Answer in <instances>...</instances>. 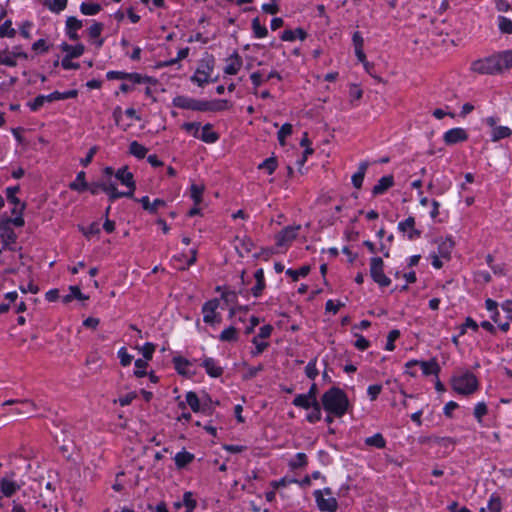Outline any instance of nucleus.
I'll list each match as a JSON object with an SVG mask.
<instances>
[{
	"label": "nucleus",
	"instance_id": "f257e3e1",
	"mask_svg": "<svg viewBox=\"0 0 512 512\" xmlns=\"http://www.w3.org/2000/svg\"><path fill=\"white\" fill-rule=\"evenodd\" d=\"M321 402L324 410L336 417H342L349 406L347 395L338 387H331L327 390L322 395Z\"/></svg>",
	"mask_w": 512,
	"mask_h": 512
},
{
	"label": "nucleus",
	"instance_id": "f03ea898",
	"mask_svg": "<svg viewBox=\"0 0 512 512\" xmlns=\"http://www.w3.org/2000/svg\"><path fill=\"white\" fill-rule=\"evenodd\" d=\"M452 387L458 394L470 395L477 390L478 381L473 373L466 371L452 377Z\"/></svg>",
	"mask_w": 512,
	"mask_h": 512
},
{
	"label": "nucleus",
	"instance_id": "7ed1b4c3",
	"mask_svg": "<svg viewBox=\"0 0 512 512\" xmlns=\"http://www.w3.org/2000/svg\"><path fill=\"white\" fill-rule=\"evenodd\" d=\"M214 69V58L209 56L202 59L197 67L195 73L191 77V81L198 86L203 87L211 81L210 77Z\"/></svg>",
	"mask_w": 512,
	"mask_h": 512
},
{
	"label": "nucleus",
	"instance_id": "20e7f679",
	"mask_svg": "<svg viewBox=\"0 0 512 512\" xmlns=\"http://www.w3.org/2000/svg\"><path fill=\"white\" fill-rule=\"evenodd\" d=\"M78 95L77 90H69L66 92L54 91L49 95H39L33 101L28 103V106L32 111H37L46 102H53L58 100H65L70 98H76Z\"/></svg>",
	"mask_w": 512,
	"mask_h": 512
},
{
	"label": "nucleus",
	"instance_id": "39448f33",
	"mask_svg": "<svg viewBox=\"0 0 512 512\" xmlns=\"http://www.w3.org/2000/svg\"><path fill=\"white\" fill-rule=\"evenodd\" d=\"M314 497L320 511L335 512L337 510L338 503L336 498L332 496L330 488L314 491Z\"/></svg>",
	"mask_w": 512,
	"mask_h": 512
},
{
	"label": "nucleus",
	"instance_id": "423d86ee",
	"mask_svg": "<svg viewBox=\"0 0 512 512\" xmlns=\"http://www.w3.org/2000/svg\"><path fill=\"white\" fill-rule=\"evenodd\" d=\"M384 262L380 257H373L370 262V275L372 279L379 284L381 287H387L390 285L391 280L385 275Z\"/></svg>",
	"mask_w": 512,
	"mask_h": 512
},
{
	"label": "nucleus",
	"instance_id": "0eeeda50",
	"mask_svg": "<svg viewBox=\"0 0 512 512\" xmlns=\"http://www.w3.org/2000/svg\"><path fill=\"white\" fill-rule=\"evenodd\" d=\"M173 105L180 109L205 112L206 101L178 95L173 99Z\"/></svg>",
	"mask_w": 512,
	"mask_h": 512
},
{
	"label": "nucleus",
	"instance_id": "6e6552de",
	"mask_svg": "<svg viewBox=\"0 0 512 512\" xmlns=\"http://www.w3.org/2000/svg\"><path fill=\"white\" fill-rule=\"evenodd\" d=\"M6 405H17L11 410L16 416H30L36 410V404L31 400H7L3 403V406Z\"/></svg>",
	"mask_w": 512,
	"mask_h": 512
},
{
	"label": "nucleus",
	"instance_id": "1a4fd4ad",
	"mask_svg": "<svg viewBox=\"0 0 512 512\" xmlns=\"http://www.w3.org/2000/svg\"><path fill=\"white\" fill-rule=\"evenodd\" d=\"M219 307V300L212 299L204 303L202 307L203 321L207 324L220 323L221 317L216 312Z\"/></svg>",
	"mask_w": 512,
	"mask_h": 512
},
{
	"label": "nucleus",
	"instance_id": "9d476101",
	"mask_svg": "<svg viewBox=\"0 0 512 512\" xmlns=\"http://www.w3.org/2000/svg\"><path fill=\"white\" fill-rule=\"evenodd\" d=\"M471 70L479 74H495L498 73L495 66V59L492 56L479 59L471 64Z\"/></svg>",
	"mask_w": 512,
	"mask_h": 512
},
{
	"label": "nucleus",
	"instance_id": "9b49d317",
	"mask_svg": "<svg viewBox=\"0 0 512 512\" xmlns=\"http://www.w3.org/2000/svg\"><path fill=\"white\" fill-rule=\"evenodd\" d=\"M406 368L411 369L414 366H420L424 375H438L440 372V367L435 359H431L429 361H418L411 360L406 363Z\"/></svg>",
	"mask_w": 512,
	"mask_h": 512
},
{
	"label": "nucleus",
	"instance_id": "f8f14e48",
	"mask_svg": "<svg viewBox=\"0 0 512 512\" xmlns=\"http://www.w3.org/2000/svg\"><path fill=\"white\" fill-rule=\"evenodd\" d=\"M300 228V225L285 227L276 235V244L278 246L290 244L297 237V232Z\"/></svg>",
	"mask_w": 512,
	"mask_h": 512
},
{
	"label": "nucleus",
	"instance_id": "ddd939ff",
	"mask_svg": "<svg viewBox=\"0 0 512 512\" xmlns=\"http://www.w3.org/2000/svg\"><path fill=\"white\" fill-rule=\"evenodd\" d=\"M468 139V134L463 128H453L444 133L443 140L447 145H454Z\"/></svg>",
	"mask_w": 512,
	"mask_h": 512
},
{
	"label": "nucleus",
	"instance_id": "4468645a",
	"mask_svg": "<svg viewBox=\"0 0 512 512\" xmlns=\"http://www.w3.org/2000/svg\"><path fill=\"white\" fill-rule=\"evenodd\" d=\"M398 229L403 233H407L409 240H415L421 237V231L415 228V218L412 216L399 222Z\"/></svg>",
	"mask_w": 512,
	"mask_h": 512
},
{
	"label": "nucleus",
	"instance_id": "2eb2a0df",
	"mask_svg": "<svg viewBox=\"0 0 512 512\" xmlns=\"http://www.w3.org/2000/svg\"><path fill=\"white\" fill-rule=\"evenodd\" d=\"M19 190H20V187L18 185L13 186V187H8L6 189L7 200L14 205V208L12 209V214H16V213L22 214L26 207V204L24 202H21L20 199L17 198V196H16V194L19 192Z\"/></svg>",
	"mask_w": 512,
	"mask_h": 512
},
{
	"label": "nucleus",
	"instance_id": "dca6fc26",
	"mask_svg": "<svg viewBox=\"0 0 512 512\" xmlns=\"http://www.w3.org/2000/svg\"><path fill=\"white\" fill-rule=\"evenodd\" d=\"M497 72L512 68V50H506L493 55Z\"/></svg>",
	"mask_w": 512,
	"mask_h": 512
},
{
	"label": "nucleus",
	"instance_id": "f3484780",
	"mask_svg": "<svg viewBox=\"0 0 512 512\" xmlns=\"http://www.w3.org/2000/svg\"><path fill=\"white\" fill-rule=\"evenodd\" d=\"M201 366L205 369L206 373L212 378L221 377L224 372L223 367H221L218 364V362L211 357H205L202 360Z\"/></svg>",
	"mask_w": 512,
	"mask_h": 512
},
{
	"label": "nucleus",
	"instance_id": "a211bd4d",
	"mask_svg": "<svg viewBox=\"0 0 512 512\" xmlns=\"http://www.w3.org/2000/svg\"><path fill=\"white\" fill-rule=\"evenodd\" d=\"M115 177L118 181L125 185L129 191L134 193L136 184L133 178V174L128 170L126 166L119 168L115 173Z\"/></svg>",
	"mask_w": 512,
	"mask_h": 512
},
{
	"label": "nucleus",
	"instance_id": "6ab92c4d",
	"mask_svg": "<svg viewBox=\"0 0 512 512\" xmlns=\"http://www.w3.org/2000/svg\"><path fill=\"white\" fill-rule=\"evenodd\" d=\"M134 200L141 203L143 209L152 214H155L159 208L166 206V202L159 198L155 199L152 203L148 196H143L140 199L134 198Z\"/></svg>",
	"mask_w": 512,
	"mask_h": 512
},
{
	"label": "nucleus",
	"instance_id": "aec40b11",
	"mask_svg": "<svg viewBox=\"0 0 512 512\" xmlns=\"http://www.w3.org/2000/svg\"><path fill=\"white\" fill-rule=\"evenodd\" d=\"M393 185L394 177L392 175L383 176L378 180L377 184L373 187L372 193L373 195H381L385 193Z\"/></svg>",
	"mask_w": 512,
	"mask_h": 512
},
{
	"label": "nucleus",
	"instance_id": "412c9836",
	"mask_svg": "<svg viewBox=\"0 0 512 512\" xmlns=\"http://www.w3.org/2000/svg\"><path fill=\"white\" fill-rule=\"evenodd\" d=\"M229 63L224 69V72L229 75H235L241 69L242 59L237 52H234L229 58Z\"/></svg>",
	"mask_w": 512,
	"mask_h": 512
},
{
	"label": "nucleus",
	"instance_id": "4be33fe9",
	"mask_svg": "<svg viewBox=\"0 0 512 512\" xmlns=\"http://www.w3.org/2000/svg\"><path fill=\"white\" fill-rule=\"evenodd\" d=\"M19 489L20 486L14 481L8 480L6 478H2L0 480V491L5 497H11Z\"/></svg>",
	"mask_w": 512,
	"mask_h": 512
},
{
	"label": "nucleus",
	"instance_id": "5701e85b",
	"mask_svg": "<svg viewBox=\"0 0 512 512\" xmlns=\"http://www.w3.org/2000/svg\"><path fill=\"white\" fill-rule=\"evenodd\" d=\"M205 143H215L219 139V135L212 131V125L206 124L202 128L201 134L198 133V137Z\"/></svg>",
	"mask_w": 512,
	"mask_h": 512
},
{
	"label": "nucleus",
	"instance_id": "b1692460",
	"mask_svg": "<svg viewBox=\"0 0 512 512\" xmlns=\"http://www.w3.org/2000/svg\"><path fill=\"white\" fill-rule=\"evenodd\" d=\"M174 460L176 467L178 469H182L194 460V455L186 450H183L175 455Z\"/></svg>",
	"mask_w": 512,
	"mask_h": 512
},
{
	"label": "nucleus",
	"instance_id": "393cba45",
	"mask_svg": "<svg viewBox=\"0 0 512 512\" xmlns=\"http://www.w3.org/2000/svg\"><path fill=\"white\" fill-rule=\"evenodd\" d=\"M368 162L364 161L359 164L358 171L352 176V183L356 189H360L363 184Z\"/></svg>",
	"mask_w": 512,
	"mask_h": 512
},
{
	"label": "nucleus",
	"instance_id": "a878e982",
	"mask_svg": "<svg viewBox=\"0 0 512 512\" xmlns=\"http://www.w3.org/2000/svg\"><path fill=\"white\" fill-rule=\"evenodd\" d=\"M61 49L67 53L65 57L77 58L84 53L85 47L83 44H77L75 46H72L67 43H63L61 45Z\"/></svg>",
	"mask_w": 512,
	"mask_h": 512
},
{
	"label": "nucleus",
	"instance_id": "bb28decb",
	"mask_svg": "<svg viewBox=\"0 0 512 512\" xmlns=\"http://www.w3.org/2000/svg\"><path fill=\"white\" fill-rule=\"evenodd\" d=\"M306 37L307 33L302 28H297L295 30H285L281 35V39L283 41H294L296 38L305 40Z\"/></svg>",
	"mask_w": 512,
	"mask_h": 512
},
{
	"label": "nucleus",
	"instance_id": "cd10ccee",
	"mask_svg": "<svg viewBox=\"0 0 512 512\" xmlns=\"http://www.w3.org/2000/svg\"><path fill=\"white\" fill-rule=\"evenodd\" d=\"M292 403L296 407H300V408H303V409L307 410V409L313 407L315 405V403H318V401L317 400H312L306 394H298L294 398Z\"/></svg>",
	"mask_w": 512,
	"mask_h": 512
},
{
	"label": "nucleus",
	"instance_id": "c85d7f7f",
	"mask_svg": "<svg viewBox=\"0 0 512 512\" xmlns=\"http://www.w3.org/2000/svg\"><path fill=\"white\" fill-rule=\"evenodd\" d=\"M85 176H86L85 172L80 171L77 174L76 179L69 184V188L71 190L78 191V192L86 190L88 188V184L85 180Z\"/></svg>",
	"mask_w": 512,
	"mask_h": 512
},
{
	"label": "nucleus",
	"instance_id": "c756f323",
	"mask_svg": "<svg viewBox=\"0 0 512 512\" xmlns=\"http://www.w3.org/2000/svg\"><path fill=\"white\" fill-rule=\"evenodd\" d=\"M186 402L193 412H199L200 410L205 411V404H203L201 407L200 400L197 394L193 391H190L186 394Z\"/></svg>",
	"mask_w": 512,
	"mask_h": 512
},
{
	"label": "nucleus",
	"instance_id": "7c9ffc66",
	"mask_svg": "<svg viewBox=\"0 0 512 512\" xmlns=\"http://www.w3.org/2000/svg\"><path fill=\"white\" fill-rule=\"evenodd\" d=\"M0 237L5 247L14 244L17 238L16 233L10 227L2 228L0 232Z\"/></svg>",
	"mask_w": 512,
	"mask_h": 512
},
{
	"label": "nucleus",
	"instance_id": "2f4dec72",
	"mask_svg": "<svg viewBox=\"0 0 512 512\" xmlns=\"http://www.w3.org/2000/svg\"><path fill=\"white\" fill-rule=\"evenodd\" d=\"M69 290H70V294L68 295H65L63 298H62V301L64 303H69L71 302L74 298L75 299H78L80 301H85L88 299V296L84 295L81 291H80V288L78 286H70L69 287Z\"/></svg>",
	"mask_w": 512,
	"mask_h": 512
},
{
	"label": "nucleus",
	"instance_id": "473e14b6",
	"mask_svg": "<svg viewBox=\"0 0 512 512\" xmlns=\"http://www.w3.org/2000/svg\"><path fill=\"white\" fill-rule=\"evenodd\" d=\"M148 149L137 141H133L129 145V153L138 159H143Z\"/></svg>",
	"mask_w": 512,
	"mask_h": 512
},
{
	"label": "nucleus",
	"instance_id": "72a5a7b5",
	"mask_svg": "<svg viewBox=\"0 0 512 512\" xmlns=\"http://www.w3.org/2000/svg\"><path fill=\"white\" fill-rule=\"evenodd\" d=\"M512 134V130L506 126L494 127L492 132V141L496 142L500 139L507 138Z\"/></svg>",
	"mask_w": 512,
	"mask_h": 512
},
{
	"label": "nucleus",
	"instance_id": "f704fd0d",
	"mask_svg": "<svg viewBox=\"0 0 512 512\" xmlns=\"http://www.w3.org/2000/svg\"><path fill=\"white\" fill-rule=\"evenodd\" d=\"M205 112L206 111H222L228 108V101L219 99V100H213V101H206L205 106Z\"/></svg>",
	"mask_w": 512,
	"mask_h": 512
},
{
	"label": "nucleus",
	"instance_id": "c9c22d12",
	"mask_svg": "<svg viewBox=\"0 0 512 512\" xmlns=\"http://www.w3.org/2000/svg\"><path fill=\"white\" fill-rule=\"evenodd\" d=\"M219 339L223 342H233V341H236L238 339V332H237V329L233 326H230L226 329H224L220 336H219Z\"/></svg>",
	"mask_w": 512,
	"mask_h": 512
},
{
	"label": "nucleus",
	"instance_id": "e433bc0d",
	"mask_svg": "<svg viewBox=\"0 0 512 512\" xmlns=\"http://www.w3.org/2000/svg\"><path fill=\"white\" fill-rule=\"evenodd\" d=\"M80 10L84 15H96L101 11V5L98 3L82 2Z\"/></svg>",
	"mask_w": 512,
	"mask_h": 512
},
{
	"label": "nucleus",
	"instance_id": "4c0bfd02",
	"mask_svg": "<svg viewBox=\"0 0 512 512\" xmlns=\"http://www.w3.org/2000/svg\"><path fill=\"white\" fill-rule=\"evenodd\" d=\"M252 30H253L255 37H257V38H264L268 33L267 28L260 23V20L258 17H255L252 20Z\"/></svg>",
	"mask_w": 512,
	"mask_h": 512
},
{
	"label": "nucleus",
	"instance_id": "58836bf2",
	"mask_svg": "<svg viewBox=\"0 0 512 512\" xmlns=\"http://www.w3.org/2000/svg\"><path fill=\"white\" fill-rule=\"evenodd\" d=\"M365 444L368 446H374L376 448H384L386 445V441L382 434L376 433L375 435L366 438Z\"/></svg>",
	"mask_w": 512,
	"mask_h": 512
},
{
	"label": "nucleus",
	"instance_id": "ea45409f",
	"mask_svg": "<svg viewBox=\"0 0 512 512\" xmlns=\"http://www.w3.org/2000/svg\"><path fill=\"white\" fill-rule=\"evenodd\" d=\"M190 191H191V198L193 199L194 204L196 206H198L202 201V194L204 192V186L192 184L190 187Z\"/></svg>",
	"mask_w": 512,
	"mask_h": 512
},
{
	"label": "nucleus",
	"instance_id": "a19ab883",
	"mask_svg": "<svg viewBox=\"0 0 512 512\" xmlns=\"http://www.w3.org/2000/svg\"><path fill=\"white\" fill-rule=\"evenodd\" d=\"M173 362L175 365V369L177 370V372L179 374H182V375L188 374V371L186 368L190 365V362L187 359H185L183 357H175L173 359Z\"/></svg>",
	"mask_w": 512,
	"mask_h": 512
},
{
	"label": "nucleus",
	"instance_id": "79ce46f5",
	"mask_svg": "<svg viewBox=\"0 0 512 512\" xmlns=\"http://www.w3.org/2000/svg\"><path fill=\"white\" fill-rule=\"evenodd\" d=\"M277 168V160L274 157L265 159L258 165V169L266 170L268 174H272Z\"/></svg>",
	"mask_w": 512,
	"mask_h": 512
},
{
	"label": "nucleus",
	"instance_id": "37998d69",
	"mask_svg": "<svg viewBox=\"0 0 512 512\" xmlns=\"http://www.w3.org/2000/svg\"><path fill=\"white\" fill-rule=\"evenodd\" d=\"M16 34V31L14 28H12V22L11 20H6L1 26H0V38L8 37L12 38Z\"/></svg>",
	"mask_w": 512,
	"mask_h": 512
},
{
	"label": "nucleus",
	"instance_id": "c03bdc74",
	"mask_svg": "<svg viewBox=\"0 0 512 512\" xmlns=\"http://www.w3.org/2000/svg\"><path fill=\"white\" fill-rule=\"evenodd\" d=\"M310 267L309 266H302L300 269L293 270L288 269L286 270V274L292 278L293 281H297L299 277H305L309 274Z\"/></svg>",
	"mask_w": 512,
	"mask_h": 512
},
{
	"label": "nucleus",
	"instance_id": "a18cd8bd",
	"mask_svg": "<svg viewBox=\"0 0 512 512\" xmlns=\"http://www.w3.org/2000/svg\"><path fill=\"white\" fill-rule=\"evenodd\" d=\"M498 27L503 34H512V20L504 17H498Z\"/></svg>",
	"mask_w": 512,
	"mask_h": 512
},
{
	"label": "nucleus",
	"instance_id": "49530a36",
	"mask_svg": "<svg viewBox=\"0 0 512 512\" xmlns=\"http://www.w3.org/2000/svg\"><path fill=\"white\" fill-rule=\"evenodd\" d=\"M292 134V125L289 123H285L281 126L277 133L278 141L283 146L285 145L286 137Z\"/></svg>",
	"mask_w": 512,
	"mask_h": 512
},
{
	"label": "nucleus",
	"instance_id": "de8ad7c7",
	"mask_svg": "<svg viewBox=\"0 0 512 512\" xmlns=\"http://www.w3.org/2000/svg\"><path fill=\"white\" fill-rule=\"evenodd\" d=\"M312 408V411L307 415V421L310 423L318 422L321 419V406L318 403H315V405Z\"/></svg>",
	"mask_w": 512,
	"mask_h": 512
},
{
	"label": "nucleus",
	"instance_id": "09e8293b",
	"mask_svg": "<svg viewBox=\"0 0 512 512\" xmlns=\"http://www.w3.org/2000/svg\"><path fill=\"white\" fill-rule=\"evenodd\" d=\"M5 51H0V64L9 66V67H15L17 65L16 59L13 55V53L9 55H5Z\"/></svg>",
	"mask_w": 512,
	"mask_h": 512
},
{
	"label": "nucleus",
	"instance_id": "8fccbe9b",
	"mask_svg": "<svg viewBox=\"0 0 512 512\" xmlns=\"http://www.w3.org/2000/svg\"><path fill=\"white\" fill-rule=\"evenodd\" d=\"M501 500L499 496L492 495L488 501L489 512H500L501 511Z\"/></svg>",
	"mask_w": 512,
	"mask_h": 512
},
{
	"label": "nucleus",
	"instance_id": "3c124183",
	"mask_svg": "<svg viewBox=\"0 0 512 512\" xmlns=\"http://www.w3.org/2000/svg\"><path fill=\"white\" fill-rule=\"evenodd\" d=\"M147 361L144 359H137L135 361L136 370L134 372L135 376L138 378L144 377L146 375V367Z\"/></svg>",
	"mask_w": 512,
	"mask_h": 512
},
{
	"label": "nucleus",
	"instance_id": "603ef678",
	"mask_svg": "<svg viewBox=\"0 0 512 512\" xmlns=\"http://www.w3.org/2000/svg\"><path fill=\"white\" fill-rule=\"evenodd\" d=\"M400 336L399 330H391L387 336V343L385 349L388 351H393L395 348L394 342Z\"/></svg>",
	"mask_w": 512,
	"mask_h": 512
},
{
	"label": "nucleus",
	"instance_id": "864d4df0",
	"mask_svg": "<svg viewBox=\"0 0 512 512\" xmlns=\"http://www.w3.org/2000/svg\"><path fill=\"white\" fill-rule=\"evenodd\" d=\"M103 27V24L100 22L93 23L88 29V35L93 39L99 38L103 31Z\"/></svg>",
	"mask_w": 512,
	"mask_h": 512
},
{
	"label": "nucleus",
	"instance_id": "5fc2aeb1",
	"mask_svg": "<svg viewBox=\"0 0 512 512\" xmlns=\"http://www.w3.org/2000/svg\"><path fill=\"white\" fill-rule=\"evenodd\" d=\"M305 374L309 379H315L318 375V370L316 368V359L311 360L305 367Z\"/></svg>",
	"mask_w": 512,
	"mask_h": 512
},
{
	"label": "nucleus",
	"instance_id": "6e6d98bb",
	"mask_svg": "<svg viewBox=\"0 0 512 512\" xmlns=\"http://www.w3.org/2000/svg\"><path fill=\"white\" fill-rule=\"evenodd\" d=\"M67 0H52L49 3V9L55 13H59L66 8Z\"/></svg>",
	"mask_w": 512,
	"mask_h": 512
},
{
	"label": "nucleus",
	"instance_id": "4d7b16f0",
	"mask_svg": "<svg viewBox=\"0 0 512 512\" xmlns=\"http://www.w3.org/2000/svg\"><path fill=\"white\" fill-rule=\"evenodd\" d=\"M82 27V21L77 19L74 16H70L66 20V29L67 30H79Z\"/></svg>",
	"mask_w": 512,
	"mask_h": 512
},
{
	"label": "nucleus",
	"instance_id": "13d9d810",
	"mask_svg": "<svg viewBox=\"0 0 512 512\" xmlns=\"http://www.w3.org/2000/svg\"><path fill=\"white\" fill-rule=\"evenodd\" d=\"M307 464V456L304 453H297L295 459L291 462L292 468H300Z\"/></svg>",
	"mask_w": 512,
	"mask_h": 512
},
{
	"label": "nucleus",
	"instance_id": "bf43d9fd",
	"mask_svg": "<svg viewBox=\"0 0 512 512\" xmlns=\"http://www.w3.org/2000/svg\"><path fill=\"white\" fill-rule=\"evenodd\" d=\"M183 504L187 509L194 510L197 506L196 500L193 499V494L191 492H185L183 495Z\"/></svg>",
	"mask_w": 512,
	"mask_h": 512
},
{
	"label": "nucleus",
	"instance_id": "052dcab7",
	"mask_svg": "<svg viewBox=\"0 0 512 512\" xmlns=\"http://www.w3.org/2000/svg\"><path fill=\"white\" fill-rule=\"evenodd\" d=\"M118 357L122 366H128L131 364L132 356L128 354L124 347L118 351Z\"/></svg>",
	"mask_w": 512,
	"mask_h": 512
},
{
	"label": "nucleus",
	"instance_id": "680f3d73",
	"mask_svg": "<svg viewBox=\"0 0 512 512\" xmlns=\"http://www.w3.org/2000/svg\"><path fill=\"white\" fill-rule=\"evenodd\" d=\"M487 414V406L484 402H479L474 409V416L481 422L482 417Z\"/></svg>",
	"mask_w": 512,
	"mask_h": 512
},
{
	"label": "nucleus",
	"instance_id": "e2e57ef3",
	"mask_svg": "<svg viewBox=\"0 0 512 512\" xmlns=\"http://www.w3.org/2000/svg\"><path fill=\"white\" fill-rule=\"evenodd\" d=\"M252 343L255 345V350L252 351L253 356L261 354L268 347V343L267 342H259L258 337H254L252 339Z\"/></svg>",
	"mask_w": 512,
	"mask_h": 512
},
{
	"label": "nucleus",
	"instance_id": "0e129e2a",
	"mask_svg": "<svg viewBox=\"0 0 512 512\" xmlns=\"http://www.w3.org/2000/svg\"><path fill=\"white\" fill-rule=\"evenodd\" d=\"M141 351H142V354H143V357L145 358V360L146 361L150 360V359H152L153 353L155 351V346L152 343H146L142 347Z\"/></svg>",
	"mask_w": 512,
	"mask_h": 512
},
{
	"label": "nucleus",
	"instance_id": "69168bd1",
	"mask_svg": "<svg viewBox=\"0 0 512 512\" xmlns=\"http://www.w3.org/2000/svg\"><path fill=\"white\" fill-rule=\"evenodd\" d=\"M183 129H185L187 132H193L194 137H198L199 129H200V123L198 122H188L183 124Z\"/></svg>",
	"mask_w": 512,
	"mask_h": 512
},
{
	"label": "nucleus",
	"instance_id": "338daca9",
	"mask_svg": "<svg viewBox=\"0 0 512 512\" xmlns=\"http://www.w3.org/2000/svg\"><path fill=\"white\" fill-rule=\"evenodd\" d=\"M382 391V386L379 384L370 385L367 389V393L370 399L375 400Z\"/></svg>",
	"mask_w": 512,
	"mask_h": 512
},
{
	"label": "nucleus",
	"instance_id": "774afa93",
	"mask_svg": "<svg viewBox=\"0 0 512 512\" xmlns=\"http://www.w3.org/2000/svg\"><path fill=\"white\" fill-rule=\"evenodd\" d=\"M369 341L364 338L362 335H357V340L355 341V347L361 351L366 350L369 347Z\"/></svg>",
	"mask_w": 512,
	"mask_h": 512
}]
</instances>
